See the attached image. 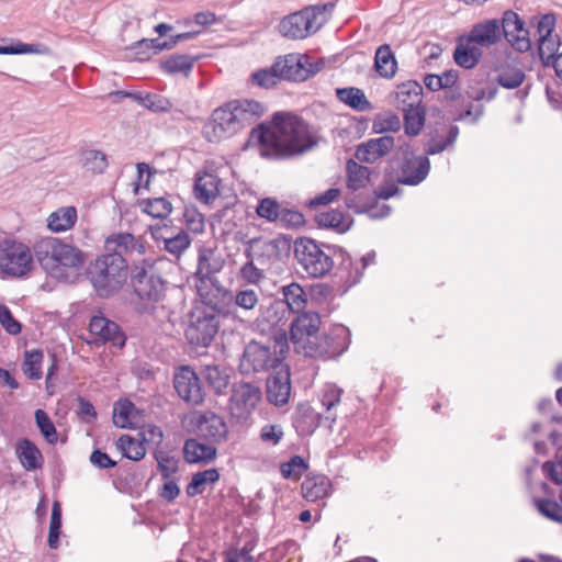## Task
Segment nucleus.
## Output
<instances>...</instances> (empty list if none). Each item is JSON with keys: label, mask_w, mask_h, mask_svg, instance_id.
Instances as JSON below:
<instances>
[{"label": "nucleus", "mask_w": 562, "mask_h": 562, "mask_svg": "<svg viewBox=\"0 0 562 562\" xmlns=\"http://www.w3.org/2000/svg\"><path fill=\"white\" fill-rule=\"evenodd\" d=\"M143 211L155 218H166L172 211V204L166 198L142 201Z\"/></svg>", "instance_id": "49"}, {"label": "nucleus", "mask_w": 562, "mask_h": 562, "mask_svg": "<svg viewBox=\"0 0 562 562\" xmlns=\"http://www.w3.org/2000/svg\"><path fill=\"white\" fill-rule=\"evenodd\" d=\"M16 454L23 468L27 471L42 467L43 457L40 449L29 439H21L16 445Z\"/></svg>", "instance_id": "33"}, {"label": "nucleus", "mask_w": 562, "mask_h": 562, "mask_svg": "<svg viewBox=\"0 0 562 562\" xmlns=\"http://www.w3.org/2000/svg\"><path fill=\"white\" fill-rule=\"evenodd\" d=\"M501 23V35L504 34L508 43L520 53L528 52L531 48L530 38H525L522 35L513 37V32L526 35L527 30L524 27V22L519 19L518 14L514 11H506L503 15Z\"/></svg>", "instance_id": "21"}, {"label": "nucleus", "mask_w": 562, "mask_h": 562, "mask_svg": "<svg viewBox=\"0 0 562 562\" xmlns=\"http://www.w3.org/2000/svg\"><path fill=\"white\" fill-rule=\"evenodd\" d=\"M266 111L263 104L249 99L232 100L213 110L203 125L205 139L218 143L239 133Z\"/></svg>", "instance_id": "1"}, {"label": "nucleus", "mask_w": 562, "mask_h": 562, "mask_svg": "<svg viewBox=\"0 0 562 562\" xmlns=\"http://www.w3.org/2000/svg\"><path fill=\"white\" fill-rule=\"evenodd\" d=\"M195 58L188 55H172L161 61V68L169 75L188 76L194 65Z\"/></svg>", "instance_id": "43"}, {"label": "nucleus", "mask_w": 562, "mask_h": 562, "mask_svg": "<svg viewBox=\"0 0 562 562\" xmlns=\"http://www.w3.org/2000/svg\"><path fill=\"white\" fill-rule=\"evenodd\" d=\"M482 57V49L475 44L459 43L454 49L453 58L454 61L462 68L471 69L477 65Z\"/></svg>", "instance_id": "39"}, {"label": "nucleus", "mask_w": 562, "mask_h": 562, "mask_svg": "<svg viewBox=\"0 0 562 562\" xmlns=\"http://www.w3.org/2000/svg\"><path fill=\"white\" fill-rule=\"evenodd\" d=\"M218 313L213 306L196 307L190 317L186 337L191 345L207 347L218 331Z\"/></svg>", "instance_id": "8"}, {"label": "nucleus", "mask_w": 562, "mask_h": 562, "mask_svg": "<svg viewBox=\"0 0 562 562\" xmlns=\"http://www.w3.org/2000/svg\"><path fill=\"white\" fill-rule=\"evenodd\" d=\"M187 404L191 406L201 405L204 402V389H175Z\"/></svg>", "instance_id": "61"}, {"label": "nucleus", "mask_w": 562, "mask_h": 562, "mask_svg": "<svg viewBox=\"0 0 562 562\" xmlns=\"http://www.w3.org/2000/svg\"><path fill=\"white\" fill-rule=\"evenodd\" d=\"M35 422L44 438L49 443H55L58 439L55 425L43 409H37L35 412Z\"/></svg>", "instance_id": "56"}, {"label": "nucleus", "mask_w": 562, "mask_h": 562, "mask_svg": "<svg viewBox=\"0 0 562 562\" xmlns=\"http://www.w3.org/2000/svg\"><path fill=\"white\" fill-rule=\"evenodd\" d=\"M496 81L505 89H516L522 85L526 79L525 71L509 63L501 64L496 67Z\"/></svg>", "instance_id": "32"}, {"label": "nucleus", "mask_w": 562, "mask_h": 562, "mask_svg": "<svg viewBox=\"0 0 562 562\" xmlns=\"http://www.w3.org/2000/svg\"><path fill=\"white\" fill-rule=\"evenodd\" d=\"M44 355L41 350L25 351L24 361L22 363L23 373L32 380L40 379L42 375L41 364Z\"/></svg>", "instance_id": "50"}, {"label": "nucleus", "mask_w": 562, "mask_h": 562, "mask_svg": "<svg viewBox=\"0 0 562 562\" xmlns=\"http://www.w3.org/2000/svg\"><path fill=\"white\" fill-rule=\"evenodd\" d=\"M256 148L266 158L281 157V112H276L272 120L252 128L245 148Z\"/></svg>", "instance_id": "7"}, {"label": "nucleus", "mask_w": 562, "mask_h": 562, "mask_svg": "<svg viewBox=\"0 0 562 562\" xmlns=\"http://www.w3.org/2000/svg\"><path fill=\"white\" fill-rule=\"evenodd\" d=\"M201 440L198 437L186 440L183 457L188 463H207L216 458L215 443L202 442Z\"/></svg>", "instance_id": "25"}, {"label": "nucleus", "mask_w": 562, "mask_h": 562, "mask_svg": "<svg viewBox=\"0 0 562 562\" xmlns=\"http://www.w3.org/2000/svg\"><path fill=\"white\" fill-rule=\"evenodd\" d=\"M348 330L344 326H337L331 334L324 335L318 342L314 340L306 349L305 356L335 358L348 348Z\"/></svg>", "instance_id": "14"}, {"label": "nucleus", "mask_w": 562, "mask_h": 562, "mask_svg": "<svg viewBox=\"0 0 562 562\" xmlns=\"http://www.w3.org/2000/svg\"><path fill=\"white\" fill-rule=\"evenodd\" d=\"M117 447L123 456L133 461L142 460L146 454L145 443L140 439H135L130 435H122L119 438Z\"/></svg>", "instance_id": "44"}, {"label": "nucleus", "mask_w": 562, "mask_h": 562, "mask_svg": "<svg viewBox=\"0 0 562 562\" xmlns=\"http://www.w3.org/2000/svg\"><path fill=\"white\" fill-rule=\"evenodd\" d=\"M347 188L355 192L364 188L370 180V170L368 167L349 159L346 164Z\"/></svg>", "instance_id": "38"}, {"label": "nucleus", "mask_w": 562, "mask_h": 562, "mask_svg": "<svg viewBox=\"0 0 562 562\" xmlns=\"http://www.w3.org/2000/svg\"><path fill=\"white\" fill-rule=\"evenodd\" d=\"M459 134L457 126H450L448 131H436L435 135H430L429 139L425 144V151L427 155H436L443 151L450 145H452Z\"/></svg>", "instance_id": "37"}, {"label": "nucleus", "mask_w": 562, "mask_h": 562, "mask_svg": "<svg viewBox=\"0 0 562 562\" xmlns=\"http://www.w3.org/2000/svg\"><path fill=\"white\" fill-rule=\"evenodd\" d=\"M128 265L119 255L106 254L99 256L90 263L87 274L101 297H108L119 291L127 279Z\"/></svg>", "instance_id": "3"}, {"label": "nucleus", "mask_w": 562, "mask_h": 562, "mask_svg": "<svg viewBox=\"0 0 562 562\" xmlns=\"http://www.w3.org/2000/svg\"><path fill=\"white\" fill-rule=\"evenodd\" d=\"M395 146V139L391 135L370 138L357 146L355 157L360 162L374 164L386 156Z\"/></svg>", "instance_id": "18"}, {"label": "nucleus", "mask_w": 562, "mask_h": 562, "mask_svg": "<svg viewBox=\"0 0 562 562\" xmlns=\"http://www.w3.org/2000/svg\"><path fill=\"white\" fill-rule=\"evenodd\" d=\"M429 170L430 161L427 156H415L405 151L396 179L402 184L417 186L426 179Z\"/></svg>", "instance_id": "15"}, {"label": "nucleus", "mask_w": 562, "mask_h": 562, "mask_svg": "<svg viewBox=\"0 0 562 562\" xmlns=\"http://www.w3.org/2000/svg\"><path fill=\"white\" fill-rule=\"evenodd\" d=\"M469 44L491 46L501 40V23L498 20H486L473 26L469 35Z\"/></svg>", "instance_id": "26"}, {"label": "nucleus", "mask_w": 562, "mask_h": 562, "mask_svg": "<svg viewBox=\"0 0 562 562\" xmlns=\"http://www.w3.org/2000/svg\"><path fill=\"white\" fill-rule=\"evenodd\" d=\"M293 254L299 266L313 278L327 276L335 265L348 268L351 259L342 248L327 244H317L310 238H299L294 241Z\"/></svg>", "instance_id": "2"}, {"label": "nucleus", "mask_w": 562, "mask_h": 562, "mask_svg": "<svg viewBox=\"0 0 562 562\" xmlns=\"http://www.w3.org/2000/svg\"><path fill=\"white\" fill-rule=\"evenodd\" d=\"M330 481L322 474L307 475L301 484V495L307 502H316L328 495Z\"/></svg>", "instance_id": "29"}, {"label": "nucleus", "mask_w": 562, "mask_h": 562, "mask_svg": "<svg viewBox=\"0 0 562 562\" xmlns=\"http://www.w3.org/2000/svg\"><path fill=\"white\" fill-rule=\"evenodd\" d=\"M155 459L164 479L170 477L178 471V460L175 457L164 451H157L155 453Z\"/></svg>", "instance_id": "58"}, {"label": "nucleus", "mask_w": 562, "mask_h": 562, "mask_svg": "<svg viewBox=\"0 0 562 562\" xmlns=\"http://www.w3.org/2000/svg\"><path fill=\"white\" fill-rule=\"evenodd\" d=\"M201 378L190 366H181L173 373V386H200Z\"/></svg>", "instance_id": "55"}, {"label": "nucleus", "mask_w": 562, "mask_h": 562, "mask_svg": "<svg viewBox=\"0 0 562 562\" xmlns=\"http://www.w3.org/2000/svg\"><path fill=\"white\" fill-rule=\"evenodd\" d=\"M190 424L199 439L215 445L224 443L228 439L227 424L223 417L213 412L194 413Z\"/></svg>", "instance_id": "10"}, {"label": "nucleus", "mask_w": 562, "mask_h": 562, "mask_svg": "<svg viewBox=\"0 0 562 562\" xmlns=\"http://www.w3.org/2000/svg\"><path fill=\"white\" fill-rule=\"evenodd\" d=\"M132 284L139 299L150 302L159 301L165 292V282L158 274L153 258H144L134 263Z\"/></svg>", "instance_id": "6"}, {"label": "nucleus", "mask_w": 562, "mask_h": 562, "mask_svg": "<svg viewBox=\"0 0 562 562\" xmlns=\"http://www.w3.org/2000/svg\"><path fill=\"white\" fill-rule=\"evenodd\" d=\"M341 391V389H329L324 394L322 405L327 411V415L325 417L308 404H300L293 419V425L297 432L301 435L313 434L319 426L323 418L334 423L336 415L330 414V409L340 401Z\"/></svg>", "instance_id": "9"}, {"label": "nucleus", "mask_w": 562, "mask_h": 562, "mask_svg": "<svg viewBox=\"0 0 562 562\" xmlns=\"http://www.w3.org/2000/svg\"><path fill=\"white\" fill-rule=\"evenodd\" d=\"M146 108L153 112L166 113L175 111L181 115L189 116L192 113V106L189 101L180 102L179 100L171 101L162 95L156 93H148Z\"/></svg>", "instance_id": "28"}, {"label": "nucleus", "mask_w": 562, "mask_h": 562, "mask_svg": "<svg viewBox=\"0 0 562 562\" xmlns=\"http://www.w3.org/2000/svg\"><path fill=\"white\" fill-rule=\"evenodd\" d=\"M260 389H233L229 412L233 418L245 420L260 401Z\"/></svg>", "instance_id": "20"}, {"label": "nucleus", "mask_w": 562, "mask_h": 562, "mask_svg": "<svg viewBox=\"0 0 562 562\" xmlns=\"http://www.w3.org/2000/svg\"><path fill=\"white\" fill-rule=\"evenodd\" d=\"M134 404L128 401H119L114 404L113 408V423L120 428H127L131 426V415L134 411Z\"/></svg>", "instance_id": "53"}, {"label": "nucleus", "mask_w": 562, "mask_h": 562, "mask_svg": "<svg viewBox=\"0 0 562 562\" xmlns=\"http://www.w3.org/2000/svg\"><path fill=\"white\" fill-rule=\"evenodd\" d=\"M308 470V463L301 456H293L283 462V479L297 481Z\"/></svg>", "instance_id": "51"}, {"label": "nucleus", "mask_w": 562, "mask_h": 562, "mask_svg": "<svg viewBox=\"0 0 562 562\" xmlns=\"http://www.w3.org/2000/svg\"><path fill=\"white\" fill-rule=\"evenodd\" d=\"M402 122L398 115L392 112H384L378 114L372 123L374 133H396L401 130Z\"/></svg>", "instance_id": "47"}, {"label": "nucleus", "mask_w": 562, "mask_h": 562, "mask_svg": "<svg viewBox=\"0 0 562 562\" xmlns=\"http://www.w3.org/2000/svg\"><path fill=\"white\" fill-rule=\"evenodd\" d=\"M404 113V131L409 137L417 136L425 125L426 112L425 108L408 109Z\"/></svg>", "instance_id": "45"}, {"label": "nucleus", "mask_w": 562, "mask_h": 562, "mask_svg": "<svg viewBox=\"0 0 562 562\" xmlns=\"http://www.w3.org/2000/svg\"><path fill=\"white\" fill-rule=\"evenodd\" d=\"M316 144L315 135L302 119L283 113V159L301 156Z\"/></svg>", "instance_id": "5"}, {"label": "nucleus", "mask_w": 562, "mask_h": 562, "mask_svg": "<svg viewBox=\"0 0 562 562\" xmlns=\"http://www.w3.org/2000/svg\"><path fill=\"white\" fill-rule=\"evenodd\" d=\"M89 330L91 335L95 336V341H111L120 348L125 344V336L119 325L102 315H95L90 319Z\"/></svg>", "instance_id": "23"}, {"label": "nucleus", "mask_w": 562, "mask_h": 562, "mask_svg": "<svg viewBox=\"0 0 562 562\" xmlns=\"http://www.w3.org/2000/svg\"><path fill=\"white\" fill-rule=\"evenodd\" d=\"M224 266L223 258L211 248H202L199 252L195 276L201 283L212 279Z\"/></svg>", "instance_id": "27"}, {"label": "nucleus", "mask_w": 562, "mask_h": 562, "mask_svg": "<svg viewBox=\"0 0 562 562\" xmlns=\"http://www.w3.org/2000/svg\"><path fill=\"white\" fill-rule=\"evenodd\" d=\"M82 167L92 173H102L108 167L106 155L97 149H88L81 154Z\"/></svg>", "instance_id": "48"}, {"label": "nucleus", "mask_w": 562, "mask_h": 562, "mask_svg": "<svg viewBox=\"0 0 562 562\" xmlns=\"http://www.w3.org/2000/svg\"><path fill=\"white\" fill-rule=\"evenodd\" d=\"M538 42L539 56L544 65H549L550 61L559 54V36L554 34L552 36L538 38Z\"/></svg>", "instance_id": "52"}, {"label": "nucleus", "mask_w": 562, "mask_h": 562, "mask_svg": "<svg viewBox=\"0 0 562 562\" xmlns=\"http://www.w3.org/2000/svg\"><path fill=\"white\" fill-rule=\"evenodd\" d=\"M318 13L316 7H307L283 18V36L293 40L305 38L316 32L319 27V24H316Z\"/></svg>", "instance_id": "13"}, {"label": "nucleus", "mask_w": 562, "mask_h": 562, "mask_svg": "<svg viewBox=\"0 0 562 562\" xmlns=\"http://www.w3.org/2000/svg\"><path fill=\"white\" fill-rule=\"evenodd\" d=\"M86 262V254L74 246L61 240L58 260V278L64 274V269H80Z\"/></svg>", "instance_id": "31"}, {"label": "nucleus", "mask_w": 562, "mask_h": 562, "mask_svg": "<svg viewBox=\"0 0 562 562\" xmlns=\"http://www.w3.org/2000/svg\"><path fill=\"white\" fill-rule=\"evenodd\" d=\"M34 269L33 247L12 238L0 240V276L2 278L24 279Z\"/></svg>", "instance_id": "4"}, {"label": "nucleus", "mask_w": 562, "mask_h": 562, "mask_svg": "<svg viewBox=\"0 0 562 562\" xmlns=\"http://www.w3.org/2000/svg\"><path fill=\"white\" fill-rule=\"evenodd\" d=\"M105 250L111 255H119L126 261L136 260L146 254V241L142 236H134L130 233H116L106 237Z\"/></svg>", "instance_id": "12"}, {"label": "nucleus", "mask_w": 562, "mask_h": 562, "mask_svg": "<svg viewBox=\"0 0 562 562\" xmlns=\"http://www.w3.org/2000/svg\"><path fill=\"white\" fill-rule=\"evenodd\" d=\"M554 27L555 18L553 14H544L543 16H541L537 24V33L539 35V38L552 36Z\"/></svg>", "instance_id": "64"}, {"label": "nucleus", "mask_w": 562, "mask_h": 562, "mask_svg": "<svg viewBox=\"0 0 562 562\" xmlns=\"http://www.w3.org/2000/svg\"><path fill=\"white\" fill-rule=\"evenodd\" d=\"M220 480L217 469H207L195 473L191 482L187 485L186 492L189 496L193 497L202 493L207 483H216Z\"/></svg>", "instance_id": "46"}, {"label": "nucleus", "mask_w": 562, "mask_h": 562, "mask_svg": "<svg viewBox=\"0 0 562 562\" xmlns=\"http://www.w3.org/2000/svg\"><path fill=\"white\" fill-rule=\"evenodd\" d=\"M280 58L281 57H277L271 67L252 72L249 82L262 89L277 87L281 80Z\"/></svg>", "instance_id": "35"}, {"label": "nucleus", "mask_w": 562, "mask_h": 562, "mask_svg": "<svg viewBox=\"0 0 562 562\" xmlns=\"http://www.w3.org/2000/svg\"><path fill=\"white\" fill-rule=\"evenodd\" d=\"M423 87L413 80L403 82L396 87L394 103L397 109L405 111L423 106Z\"/></svg>", "instance_id": "24"}, {"label": "nucleus", "mask_w": 562, "mask_h": 562, "mask_svg": "<svg viewBox=\"0 0 562 562\" xmlns=\"http://www.w3.org/2000/svg\"><path fill=\"white\" fill-rule=\"evenodd\" d=\"M306 293L297 283L283 285V303L292 313H300L306 306Z\"/></svg>", "instance_id": "41"}, {"label": "nucleus", "mask_w": 562, "mask_h": 562, "mask_svg": "<svg viewBox=\"0 0 562 562\" xmlns=\"http://www.w3.org/2000/svg\"><path fill=\"white\" fill-rule=\"evenodd\" d=\"M276 361H278V359L271 358V352L268 347L251 342L245 348L239 369L241 373L247 374L273 367Z\"/></svg>", "instance_id": "19"}, {"label": "nucleus", "mask_w": 562, "mask_h": 562, "mask_svg": "<svg viewBox=\"0 0 562 562\" xmlns=\"http://www.w3.org/2000/svg\"><path fill=\"white\" fill-rule=\"evenodd\" d=\"M0 324L10 335L21 333V324L12 316L10 310L4 304H0Z\"/></svg>", "instance_id": "60"}, {"label": "nucleus", "mask_w": 562, "mask_h": 562, "mask_svg": "<svg viewBox=\"0 0 562 562\" xmlns=\"http://www.w3.org/2000/svg\"><path fill=\"white\" fill-rule=\"evenodd\" d=\"M218 184L220 179L213 173L199 176L194 184L195 198L203 203H210L218 195Z\"/></svg>", "instance_id": "34"}, {"label": "nucleus", "mask_w": 562, "mask_h": 562, "mask_svg": "<svg viewBox=\"0 0 562 562\" xmlns=\"http://www.w3.org/2000/svg\"><path fill=\"white\" fill-rule=\"evenodd\" d=\"M78 218L75 206H61L52 212L47 217V227L53 233H63L71 229Z\"/></svg>", "instance_id": "30"}, {"label": "nucleus", "mask_w": 562, "mask_h": 562, "mask_svg": "<svg viewBox=\"0 0 562 562\" xmlns=\"http://www.w3.org/2000/svg\"><path fill=\"white\" fill-rule=\"evenodd\" d=\"M336 97L339 101L349 105L353 110L364 112L372 109L371 102L367 99L364 92L355 87L336 89Z\"/></svg>", "instance_id": "36"}, {"label": "nucleus", "mask_w": 562, "mask_h": 562, "mask_svg": "<svg viewBox=\"0 0 562 562\" xmlns=\"http://www.w3.org/2000/svg\"><path fill=\"white\" fill-rule=\"evenodd\" d=\"M318 65L312 63L306 54H288L283 56V79L304 81L319 71Z\"/></svg>", "instance_id": "17"}, {"label": "nucleus", "mask_w": 562, "mask_h": 562, "mask_svg": "<svg viewBox=\"0 0 562 562\" xmlns=\"http://www.w3.org/2000/svg\"><path fill=\"white\" fill-rule=\"evenodd\" d=\"M536 507L538 512L546 518L562 524V506L550 498H538L536 499Z\"/></svg>", "instance_id": "54"}, {"label": "nucleus", "mask_w": 562, "mask_h": 562, "mask_svg": "<svg viewBox=\"0 0 562 562\" xmlns=\"http://www.w3.org/2000/svg\"><path fill=\"white\" fill-rule=\"evenodd\" d=\"M150 234L155 240H162L165 249L179 259L181 255L190 247L191 238L188 233L180 231L176 235H171L167 226H150Z\"/></svg>", "instance_id": "22"}, {"label": "nucleus", "mask_w": 562, "mask_h": 562, "mask_svg": "<svg viewBox=\"0 0 562 562\" xmlns=\"http://www.w3.org/2000/svg\"><path fill=\"white\" fill-rule=\"evenodd\" d=\"M316 222L321 227L333 228L339 233L346 232L350 225L349 217L338 210L318 213Z\"/></svg>", "instance_id": "42"}, {"label": "nucleus", "mask_w": 562, "mask_h": 562, "mask_svg": "<svg viewBox=\"0 0 562 562\" xmlns=\"http://www.w3.org/2000/svg\"><path fill=\"white\" fill-rule=\"evenodd\" d=\"M40 53L38 45L16 43L7 46H0V55H16Z\"/></svg>", "instance_id": "62"}, {"label": "nucleus", "mask_w": 562, "mask_h": 562, "mask_svg": "<svg viewBox=\"0 0 562 562\" xmlns=\"http://www.w3.org/2000/svg\"><path fill=\"white\" fill-rule=\"evenodd\" d=\"M256 213L260 218L274 222L279 218L281 213L280 204L276 199L265 198L259 201Z\"/></svg>", "instance_id": "57"}, {"label": "nucleus", "mask_w": 562, "mask_h": 562, "mask_svg": "<svg viewBox=\"0 0 562 562\" xmlns=\"http://www.w3.org/2000/svg\"><path fill=\"white\" fill-rule=\"evenodd\" d=\"M321 318L316 313H303L293 319L290 327V340L297 351L306 353L308 346L317 340Z\"/></svg>", "instance_id": "11"}, {"label": "nucleus", "mask_w": 562, "mask_h": 562, "mask_svg": "<svg viewBox=\"0 0 562 562\" xmlns=\"http://www.w3.org/2000/svg\"><path fill=\"white\" fill-rule=\"evenodd\" d=\"M201 384L207 383L209 386H227V378L224 376L217 367H205L200 373Z\"/></svg>", "instance_id": "59"}, {"label": "nucleus", "mask_w": 562, "mask_h": 562, "mask_svg": "<svg viewBox=\"0 0 562 562\" xmlns=\"http://www.w3.org/2000/svg\"><path fill=\"white\" fill-rule=\"evenodd\" d=\"M235 302L241 308L252 310L258 303V295L251 289L243 290L236 294Z\"/></svg>", "instance_id": "63"}, {"label": "nucleus", "mask_w": 562, "mask_h": 562, "mask_svg": "<svg viewBox=\"0 0 562 562\" xmlns=\"http://www.w3.org/2000/svg\"><path fill=\"white\" fill-rule=\"evenodd\" d=\"M374 68L384 78H392L397 68V63L389 45H381L374 57Z\"/></svg>", "instance_id": "40"}, {"label": "nucleus", "mask_w": 562, "mask_h": 562, "mask_svg": "<svg viewBox=\"0 0 562 562\" xmlns=\"http://www.w3.org/2000/svg\"><path fill=\"white\" fill-rule=\"evenodd\" d=\"M61 239L44 237L33 245L34 258L40 266L52 277L58 278V260Z\"/></svg>", "instance_id": "16"}]
</instances>
